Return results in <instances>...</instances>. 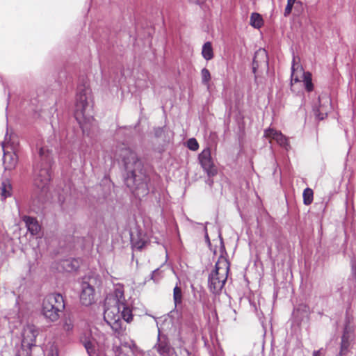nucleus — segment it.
Returning <instances> with one entry per match:
<instances>
[{
    "label": "nucleus",
    "instance_id": "nucleus-1",
    "mask_svg": "<svg viewBox=\"0 0 356 356\" xmlns=\"http://www.w3.org/2000/svg\"><path fill=\"white\" fill-rule=\"evenodd\" d=\"M126 174L124 181L131 192L140 199L149 193L147 182L149 179L145 174L141 161L129 148H124L120 153Z\"/></svg>",
    "mask_w": 356,
    "mask_h": 356
},
{
    "label": "nucleus",
    "instance_id": "nucleus-2",
    "mask_svg": "<svg viewBox=\"0 0 356 356\" xmlns=\"http://www.w3.org/2000/svg\"><path fill=\"white\" fill-rule=\"evenodd\" d=\"M90 93L91 90L87 85L78 86L74 111L76 120L80 125L83 133L87 135H89L90 129L95 125L92 106L88 101Z\"/></svg>",
    "mask_w": 356,
    "mask_h": 356
},
{
    "label": "nucleus",
    "instance_id": "nucleus-3",
    "mask_svg": "<svg viewBox=\"0 0 356 356\" xmlns=\"http://www.w3.org/2000/svg\"><path fill=\"white\" fill-rule=\"evenodd\" d=\"M39 156L40 161L33 170L34 185L40 191V196L45 197L51 180L50 168L53 163V156L51 152L46 147H40Z\"/></svg>",
    "mask_w": 356,
    "mask_h": 356
},
{
    "label": "nucleus",
    "instance_id": "nucleus-4",
    "mask_svg": "<svg viewBox=\"0 0 356 356\" xmlns=\"http://www.w3.org/2000/svg\"><path fill=\"white\" fill-rule=\"evenodd\" d=\"M111 300L105 302L104 319L113 330L118 332L122 327V319L127 323L132 321V311L128 305L120 306Z\"/></svg>",
    "mask_w": 356,
    "mask_h": 356
},
{
    "label": "nucleus",
    "instance_id": "nucleus-5",
    "mask_svg": "<svg viewBox=\"0 0 356 356\" xmlns=\"http://www.w3.org/2000/svg\"><path fill=\"white\" fill-rule=\"evenodd\" d=\"M229 263L223 256H220L216 263L215 269L208 278L209 288L213 293H218L222 289L227 279Z\"/></svg>",
    "mask_w": 356,
    "mask_h": 356
},
{
    "label": "nucleus",
    "instance_id": "nucleus-6",
    "mask_svg": "<svg viewBox=\"0 0 356 356\" xmlns=\"http://www.w3.org/2000/svg\"><path fill=\"white\" fill-rule=\"evenodd\" d=\"M65 307L63 296L58 293L46 296L42 302V312L51 322L59 319Z\"/></svg>",
    "mask_w": 356,
    "mask_h": 356
},
{
    "label": "nucleus",
    "instance_id": "nucleus-7",
    "mask_svg": "<svg viewBox=\"0 0 356 356\" xmlns=\"http://www.w3.org/2000/svg\"><path fill=\"white\" fill-rule=\"evenodd\" d=\"M291 82L298 83L302 81L304 87L307 92H311L314 90L312 74L309 72H305L302 67L296 64L295 59H293L291 66Z\"/></svg>",
    "mask_w": 356,
    "mask_h": 356
},
{
    "label": "nucleus",
    "instance_id": "nucleus-8",
    "mask_svg": "<svg viewBox=\"0 0 356 356\" xmlns=\"http://www.w3.org/2000/svg\"><path fill=\"white\" fill-rule=\"evenodd\" d=\"M198 160L202 168L209 177L216 175L217 170L214 166L209 147H206L201 152L198 156Z\"/></svg>",
    "mask_w": 356,
    "mask_h": 356
},
{
    "label": "nucleus",
    "instance_id": "nucleus-9",
    "mask_svg": "<svg viewBox=\"0 0 356 356\" xmlns=\"http://www.w3.org/2000/svg\"><path fill=\"white\" fill-rule=\"evenodd\" d=\"M331 109V99L326 95L319 96L318 105L315 104L313 106V111L314 112L316 117L320 120L326 118Z\"/></svg>",
    "mask_w": 356,
    "mask_h": 356
},
{
    "label": "nucleus",
    "instance_id": "nucleus-10",
    "mask_svg": "<svg viewBox=\"0 0 356 356\" xmlns=\"http://www.w3.org/2000/svg\"><path fill=\"white\" fill-rule=\"evenodd\" d=\"M92 334L93 332L92 330L86 333L84 336L81 337V341L89 356H97V345L102 343V341L100 338L99 341H97Z\"/></svg>",
    "mask_w": 356,
    "mask_h": 356
},
{
    "label": "nucleus",
    "instance_id": "nucleus-11",
    "mask_svg": "<svg viewBox=\"0 0 356 356\" xmlns=\"http://www.w3.org/2000/svg\"><path fill=\"white\" fill-rule=\"evenodd\" d=\"M264 136L270 140H275L279 145L287 151L291 148L287 138L280 131L275 130L273 128H268L264 131Z\"/></svg>",
    "mask_w": 356,
    "mask_h": 356
},
{
    "label": "nucleus",
    "instance_id": "nucleus-12",
    "mask_svg": "<svg viewBox=\"0 0 356 356\" xmlns=\"http://www.w3.org/2000/svg\"><path fill=\"white\" fill-rule=\"evenodd\" d=\"M95 289L87 282H83L81 284V292L80 294V301L82 305L89 306L95 302Z\"/></svg>",
    "mask_w": 356,
    "mask_h": 356
},
{
    "label": "nucleus",
    "instance_id": "nucleus-13",
    "mask_svg": "<svg viewBox=\"0 0 356 356\" xmlns=\"http://www.w3.org/2000/svg\"><path fill=\"white\" fill-rule=\"evenodd\" d=\"M154 348L156 350L160 356H170L173 351L168 338L165 335H161L159 331L157 343Z\"/></svg>",
    "mask_w": 356,
    "mask_h": 356
},
{
    "label": "nucleus",
    "instance_id": "nucleus-14",
    "mask_svg": "<svg viewBox=\"0 0 356 356\" xmlns=\"http://www.w3.org/2000/svg\"><path fill=\"white\" fill-rule=\"evenodd\" d=\"M8 131L5 136L4 141L1 142V145L3 151V164L5 170H10L14 168L17 164V156L15 152H10L5 150L6 141L7 140Z\"/></svg>",
    "mask_w": 356,
    "mask_h": 356
},
{
    "label": "nucleus",
    "instance_id": "nucleus-15",
    "mask_svg": "<svg viewBox=\"0 0 356 356\" xmlns=\"http://www.w3.org/2000/svg\"><path fill=\"white\" fill-rule=\"evenodd\" d=\"M38 332V330L33 325H27L26 327H24V343L26 340L29 349L32 346H35V340Z\"/></svg>",
    "mask_w": 356,
    "mask_h": 356
},
{
    "label": "nucleus",
    "instance_id": "nucleus-16",
    "mask_svg": "<svg viewBox=\"0 0 356 356\" xmlns=\"http://www.w3.org/2000/svg\"><path fill=\"white\" fill-rule=\"evenodd\" d=\"M111 300V302L120 304V306L128 305L126 302L124 295V287L122 284L115 285L113 294L110 298H106V301Z\"/></svg>",
    "mask_w": 356,
    "mask_h": 356
},
{
    "label": "nucleus",
    "instance_id": "nucleus-17",
    "mask_svg": "<svg viewBox=\"0 0 356 356\" xmlns=\"http://www.w3.org/2000/svg\"><path fill=\"white\" fill-rule=\"evenodd\" d=\"M264 63L268 65V56L265 49H259L255 52L253 62H252V71L255 74L256 70L259 66Z\"/></svg>",
    "mask_w": 356,
    "mask_h": 356
},
{
    "label": "nucleus",
    "instance_id": "nucleus-18",
    "mask_svg": "<svg viewBox=\"0 0 356 356\" xmlns=\"http://www.w3.org/2000/svg\"><path fill=\"white\" fill-rule=\"evenodd\" d=\"M24 222H25L28 231L32 235H36L39 233L40 230V225L35 218L24 216Z\"/></svg>",
    "mask_w": 356,
    "mask_h": 356
},
{
    "label": "nucleus",
    "instance_id": "nucleus-19",
    "mask_svg": "<svg viewBox=\"0 0 356 356\" xmlns=\"http://www.w3.org/2000/svg\"><path fill=\"white\" fill-rule=\"evenodd\" d=\"M131 241L132 248L138 250H141L147 243V241L144 237H142L140 234L138 235L137 237L131 235Z\"/></svg>",
    "mask_w": 356,
    "mask_h": 356
},
{
    "label": "nucleus",
    "instance_id": "nucleus-20",
    "mask_svg": "<svg viewBox=\"0 0 356 356\" xmlns=\"http://www.w3.org/2000/svg\"><path fill=\"white\" fill-rule=\"evenodd\" d=\"M202 56L206 60H211L213 56V51L211 42H206L202 49Z\"/></svg>",
    "mask_w": 356,
    "mask_h": 356
},
{
    "label": "nucleus",
    "instance_id": "nucleus-21",
    "mask_svg": "<svg viewBox=\"0 0 356 356\" xmlns=\"http://www.w3.org/2000/svg\"><path fill=\"white\" fill-rule=\"evenodd\" d=\"M63 268L65 271L76 270L79 268V262L76 259H65L61 263Z\"/></svg>",
    "mask_w": 356,
    "mask_h": 356
},
{
    "label": "nucleus",
    "instance_id": "nucleus-22",
    "mask_svg": "<svg viewBox=\"0 0 356 356\" xmlns=\"http://www.w3.org/2000/svg\"><path fill=\"white\" fill-rule=\"evenodd\" d=\"M49 108H47L44 106H42L40 110L38 111V115L40 117L45 118L47 115V117H50V115L56 111L55 108V99H52L51 101V103H49Z\"/></svg>",
    "mask_w": 356,
    "mask_h": 356
},
{
    "label": "nucleus",
    "instance_id": "nucleus-23",
    "mask_svg": "<svg viewBox=\"0 0 356 356\" xmlns=\"http://www.w3.org/2000/svg\"><path fill=\"white\" fill-rule=\"evenodd\" d=\"M349 332L347 326L345 327L343 334L341 337V350L340 355H342L344 353L348 350L349 346Z\"/></svg>",
    "mask_w": 356,
    "mask_h": 356
},
{
    "label": "nucleus",
    "instance_id": "nucleus-24",
    "mask_svg": "<svg viewBox=\"0 0 356 356\" xmlns=\"http://www.w3.org/2000/svg\"><path fill=\"white\" fill-rule=\"evenodd\" d=\"M250 25L256 29H259L263 24V19L259 13H253L250 16Z\"/></svg>",
    "mask_w": 356,
    "mask_h": 356
},
{
    "label": "nucleus",
    "instance_id": "nucleus-25",
    "mask_svg": "<svg viewBox=\"0 0 356 356\" xmlns=\"http://www.w3.org/2000/svg\"><path fill=\"white\" fill-rule=\"evenodd\" d=\"M182 291L181 289L178 285L177 284L174 289H173V300L175 307L179 306L182 303Z\"/></svg>",
    "mask_w": 356,
    "mask_h": 356
},
{
    "label": "nucleus",
    "instance_id": "nucleus-26",
    "mask_svg": "<svg viewBox=\"0 0 356 356\" xmlns=\"http://www.w3.org/2000/svg\"><path fill=\"white\" fill-rule=\"evenodd\" d=\"M313 191L310 188H306L303 191V202L305 205H309L313 201Z\"/></svg>",
    "mask_w": 356,
    "mask_h": 356
},
{
    "label": "nucleus",
    "instance_id": "nucleus-27",
    "mask_svg": "<svg viewBox=\"0 0 356 356\" xmlns=\"http://www.w3.org/2000/svg\"><path fill=\"white\" fill-rule=\"evenodd\" d=\"M201 77H202V84L209 87L211 76L210 72L209 71L208 69L203 68L201 70Z\"/></svg>",
    "mask_w": 356,
    "mask_h": 356
},
{
    "label": "nucleus",
    "instance_id": "nucleus-28",
    "mask_svg": "<svg viewBox=\"0 0 356 356\" xmlns=\"http://www.w3.org/2000/svg\"><path fill=\"white\" fill-rule=\"evenodd\" d=\"M129 353H132V350L126 346H117L115 348V356H130Z\"/></svg>",
    "mask_w": 356,
    "mask_h": 356
},
{
    "label": "nucleus",
    "instance_id": "nucleus-29",
    "mask_svg": "<svg viewBox=\"0 0 356 356\" xmlns=\"http://www.w3.org/2000/svg\"><path fill=\"white\" fill-rule=\"evenodd\" d=\"M187 147L190 150L196 151L199 148V144L195 138H191L187 141Z\"/></svg>",
    "mask_w": 356,
    "mask_h": 356
},
{
    "label": "nucleus",
    "instance_id": "nucleus-30",
    "mask_svg": "<svg viewBox=\"0 0 356 356\" xmlns=\"http://www.w3.org/2000/svg\"><path fill=\"white\" fill-rule=\"evenodd\" d=\"M165 127H156L154 130V136L157 138H162L163 140H165Z\"/></svg>",
    "mask_w": 356,
    "mask_h": 356
},
{
    "label": "nucleus",
    "instance_id": "nucleus-31",
    "mask_svg": "<svg viewBox=\"0 0 356 356\" xmlns=\"http://www.w3.org/2000/svg\"><path fill=\"white\" fill-rule=\"evenodd\" d=\"M296 0H287V4L284 9V17H287L291 13L292 8Z\"/></svg>",
    "mask_w": 356,
    "mask_h": 356
},
{
    "label": "nucleus",
    "instance_id": "nucleus-32",
    "mask_svg": "<svg viewBox=\"0 0 356 356\" xmlns=\"http://www.w3.org/2000/svg\"><path fill=\"white\" fill-rule=\"evenodd\" d=\"M0 191L2 200H5L8 197L10 196V193L6 190V186L4 182H2Z\"/></svg>",
    "mask_w": 356,
    "mask_h": 356
},
{
    "label": "nucleus",
    "instance_id": "nucleus-33",
    "mask_svg": "<svg viewBox=\"0 0 356 356\" xmlns=\"http://www.w3.org/2000/svg\"><path fill=\"white\" fill-rule=\"evenodd\" d=\"M63 329L66 332H70L73 329V324L72 323L71 321H66L63 325Z\"/></svg>",
    "mask_w": 356,
    "mask_h": 356
},
{
    "label": "nucleus",
    "instance_id": "nucleus-34",
    "mask_svg": "<svg viewBox=\"0 0 356 356\" xmlns=\"http://www.w3.org/2000/svg\"><path fill=\"white\" fill-rule=\"evenodd\" d=\"M47 356H59L56 347L52 346L48 351Z\"/></svg>",
    "mask_w": 356,
    "mask_h": 356
},
{
    "label": "nucleus",
    "instance_id": "nucleus-35",
    "mask_svg": "<svg viewBox=\"0 0 356 356\" xmlns=\"http://www.w3.org/2000/svg\"><path fill=\"white\" fill-rule=\"evenodd\" d=\"M159 273V268L152 271L151 275V279L154 280V282H157L159 279L156 277L157 275Z\"/></svg>",
    "mask_w": 356,
    "mask_h": 356
},
{
    "label": "nucleus",
    "instance_id": "nucleus-36",
    "mask_svg": "<svg viewBox=\"0 0 356 356\" xmlns=\"http://www.w3.org/2000/svg\"><path fill=\"white\" fill-rule=\"evenodd\" d=\"M302 308V310L306 313L307 314L308 312V307L306 306V305H300V307L296 309L293 312V313L295 314L296 312H298L300 308Z\"/></svg>",
    "mask_w": 356,
    "mask_h": 356
},
{
    "label": "nucleus",
    "instance_id": "nucleus-37",
    "mask_svg": "<svg viewBox=\"0 0 356 356\" xmlns=\"http://www.w3.org/2000/svg\"><path fill=\"white\" fill-rule=\"evenodd\" d=\"M0 82L1 83L3 87V90L4 91L6 92V88L8 87V85L7 83L4 81L3 79L2 76H0Z\"/></svg>",
    "mask_w": 356,
    "mask_h": 356
},
{
    "label": "nucleus",
    "instance_id": "nucleus-38",
    "mask_svg": "<svg viewBox=\"0 0 356 356\" xmlns=\"http://www.w3.org/2000/svg\"><path fill=\"white\" fill-rule=\"evenodd\" d=\"M189 1L196 3V4H200L203 3L205 0H188Z\"/></svg>",
    "mask_w": 356,
    "mask_h": 356
},
{
    "label": "nucleus",
    "instance_id": "nucleus-39",
    "mask_svg": "<svg viewBox=\"0 0 356 356\" xmlns=\"http://www.w3.org/2000/svg\"><path fill=\"white\" fill-rule=\"evenodd\" d=\"M322 348L320 349V350H314L313 352V356H321V351Z\"/></svg>",
    "mask_w": 356,
    "mask_h": 356
},
{
    "label": "nucleus",
    "instance_id": "nucleus-40",
    "mask_svg": "<svg viewBox=\"0 0 356 356\" xmlns=\"http://www.w3.org/2000/svg\"><path fill=\"white\" fill-rule=\"evenodd\" d=\"M352 270H353V271L356 270V265L354 262H352Z\"/></svg>",
    "mask_w": 356,
    "mask_h": 356
},
{
    "label": "nucleus",
    "instance_id": "nucleus-41",
    "mask_svg": "<svg viewBox=\"0 0 356 356\" xmlns=\"http://www.w3.org/2000/svg\"><path fill=\"white\" fill-rule=\"evenodd\" d=\"M209 185H211L213 184V181L210 179H208V181H207Z\"/></svg>",
    "mask_w": 356,
    "mask_h": 356
},
{
    "label": "nucleus",
    "instance_id": "nucleus-42",
    "mask_svg": "<svg viewBox=\"0 0 356 356\" xmlns=\"http://www.w3.org/2000/svg\"><path fill=\"white\" fill-rule=\"evenodd\" d=\"M15 356H21L20 350H17V352L15 354Z\"/></svg>",
    "mask_w": 356,
    "mask_h": 356
},
{
    "label": "nucleus",
    "instance_id": "nucleus-43",
    "mask_svg": "<svg viewBox=\"0 0 356 356\" xmlns=\"http://www.w3.org/2000/svg\"><path fill=\"white\" fill-rule=\"evenodd\" d=\"M10 92H9L8 93V99H8V101H9V100H10Z\"/></svg>",
    "mask_w": 356,
    "mask_h": 356
},
{
    "label": "nucleus",
    "instance_id": "nucleus-44",
    "mask_svg": "<svg viewBox=\"0 0 356 356\" xmlns=\"http://www.w3.org/2000/svg\"><path fill=\"white\" fill-rule=\"evenodd\" d=\"M20 348H22V339L19 342Z\"/></svg>",
    "mask_w": 356,
    "mask_h": 356
},
{
    "label": "nucleus",
    "instance_id": "nucleus-45",
    "mask_svg": "<svg viewBox=\"0 0 356 356\" xmlns=\"http://www.w3.org/2000/svg\"><path fill=\"white\" fill-rule=\"evenodd\" d=\"M206 238H207L209 240V236H208L207 234H206Z\"/></svg>",
    "mask_w": 356,
    "mask_h": 356
},
{
    "label": "nucleus",
    "instance_id": "nucleus-46",
    "mask_svg": "<svg viewBox=\"0 0 356 356\" xmlns=\"http://www.w3.org/2000/svg\"><path fill=\"white\" fill-rule=\"evenodd\" d=\"M19 213L20 214L21 213V210H20V207H19Z\"/></svg>",
    "mask_w": 356,
    "mask_h": 356
},
{
    "label": "nucleus",
    "instance_id": "nucleus-47",
    "mask_svg": "<svg viewBox=\"0 0 356 356\" xmlns=\"http://www.w3.org/2000/svg\"><path fill=\"white\" fill-rule=\"evenodd\" d=\"M19 298V296H18L17 299L16 300V302L18 303V299Z\"/></svg>",
    "mask_w": 356,
    "mask_h": 356
},
{
    "label": "nucleus",
    "instance_id": "nucleus-48",
    "mask_svg": "<svg viewBox=\"0 0 356 356\" xmlns=\"http://www.w3.org/2000/svg\"><path fill=\"white\" fill-rule=\"evenodd\" d=\"M41 101H42V99H41V97H40V99H39V100H38V102H40Z\"/></svg>",
    "mask_w": 356,
    "mask_h": 356
},
{
    "label": "nucleus",
    "instance_id": "nucleus-49",
    "mask_svg": "<svg viewBox=\"0 0 356 356\" xmlns=\"http://www.w3.org/2000/svg\"><path fill=\"white\" fill-rule=\"evenodd\" d=\"M26 356H30V355H29L27 354V355H26Z\"/></svg>",
    "mask_w": 356,
    "mask_h": 356
}]
</instances>
